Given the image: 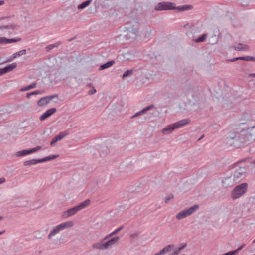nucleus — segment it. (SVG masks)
I'll return each instance as SVG.
<instances>
[{"label": "nucleus", "mask_w": 255, "mask_h": 255, "mask_svg": "<svg viewBox=\"0 0 255 255\" xmlns=\"http://www.w3.org/2000/svg\"><path fill=\"white\" fill-rule=\"evenodd\" d=\"M36 87V84L34 83L29 86H27L26 87H24L21 88L19 90V91L21 92L26 91H28L30 89L35 88Z\"/></svg>", "instance_id": "5701e85b"}, {"label": "nucleus", "mask_w": 255, "mask_h": 255, "mask_svg": "<svg viewBox=\"0 0 255 255\" xmlns=\"http://www.w3.org/2000/svg\"><path fill=\"white\" fill-rule=\"evenodd\" d=\"M41 93H42V92H40V91H33L32 92L27 93L26 97L27 98H29L31 95H37V94H41Z\"/></svg>", "instance_id": "473e14b6"}, {"label": "nucleus", "mask_w": 255, "mask_h": 255, "mask_svg": "<svg viewBox=\"0 0 255 255\" xmlns=\"http://www.w3.org/2000/svg\"><path fill=\"white\" fill-rule=\"evenodd\" d=\"M231 47L234 50L238 51H246L249 49L248 45L243 43H238L237 46H232Z\"/></svg>", "instance_id": "2eb2a0df"}, {"label": "nucleus", "mask_w": 255, "mask_h": 255, "mask_svg": "<svg viewBox=\"0 0 255 255\" xmlns=\"http://www.w3.org/2000/svg\"><path fill=\"white\" fill-rule=\"evenodd\" d=\"M251 77H255V73H253L250 75Z\"/></svg>", "instance_id": "a18cd8bd"}, {"label": "nucleus", "mask_w": 255, "mask_h": 255, "mask_svg": "<svg viewBox=\"0 0 255 255\" xmlns=\"http://www.w3.org/2000/svg\"><path fill=\"white\" fill-rule=\"evenodd\" d=\"M4 43H11L13 42H17L20 40V39L16 40L15 39H8V38H6L5 37H4Z\"/></svg>", "instance_id": "7c9ffc66"}, {"label": "nucleus", "mask_w": 255, "mask_h": 255, "mask_svg": "<svg viewBox=\"0 0 255 255\" xmlns=\"http://www.w3.org/2000/svg\"><path fill=\"white\" fill-rule=\"evenodd\" d=\"M60 44V42H58L55 44H50L46 47V50L47 51L49 52L53 48L58 47Z\"/></svg>", "instance_id": "b1692460"}, {"label": "nucleus", "mask_w": 255, "mask_h": 255, "mask_svg": "<svg viewBox=\"0 0 255 255\" xmlns=\"http://www.w3.org/2000/svg\"><path fill=\"white\" fill-rule=\"evenodd\" d=\"M154 105H151L144 108L142 110L136 113L135 114V116L137 117L138 116L145 114L147 111L152 109L154 107Z\"/></svg>", "instance_id": "a211bd4d"}, {"label": "nucleus", "mask_w": 255, "mask_h": 255, "mask_svg": "<svg viewBox=\"0 0 255 255\" xmlns=\"http://www.w3.org/2000/svg\"><path fill=\"white\" fill-rule=\"evenodd\" d=\"M253 243H255V239L253 241Z\"/></svg>", "instance_id": "603ef678"}, {"label": "nucleus", "mask_w": 255, "mask_h": 255, "mask_svg": "<svg viewBox=\"0 0 255 255\" xmlns=\"http://www.w3.org/2000/svg\"><path fill=\"white\" fill-rule=\"evenodd\" d=\"M174 248V245H169L165 247H164L163 249L161 250V251H163V254H164L165 253L167 252H170L171 250H172Z\"/></svg>", "instance_id": "bb28decb"}, {"label": "nucleus", "mask_w": 255, "mask_h": 255, "mask_svg": "<svg viewBox=\"0 0 255 255\" xmlns=\"http://www.w3.org/2000/svg\"><path fill=\"white\" fill-rule=\"evenodd\" d=\"M240 60H243L247 61H255V57L245 56L240 57Z\"/></svg>", "instance_id": "cd10ccee"}, {"label": "nucleus", "mask_w": 255, "mask_h": 255, "mask_svg": "<svg viewBox=\"0 0 255 255\" xmlns=\"http://www.w3.org/2000/svg\"><path fill=\"white\" fill-rule=\"evenodd\" d=\"M57 95H53L48 96H45L41 98L37 102L39 106H43L47 105L49 102L54 98L57 97Z\"/></svg>", "instance_id": "9d476101"}, {"label": "nucleus", "mask_w": 255, "mask_h": 255, "mask_svg": "<svg viewBox=\"0 0 255 255\" xmlns=\"http://www.w3.org/2000/svg\"><path fill=\"white\" fill-rule=\"evenodd\" d=\"M4 37H0V44L4 43Z\"/></svg>", "instance_id": "79ce46f5"}, {"label": "nucleus", "mask_w": 255, "mask_h": 255, "mask_svg": "<svg viewBox=\"0 0 255 255\" xmlns=\"http://www.w3.org/2000/svg\"><path fill=\"white\" fill-rule=\"evenodd\" d=\"M4 232H5V231L0 232V235H1L2 234H3Z\"/></svg>", "instance_id": "09e8293b"}, {"label": "nucleus", "mask_w": 255, "mask_h": 255, "mask_svg": "<svg viewBox=\"0 0 255 255\" xmlns=\"http://www.w3.org/2000/svg\"><path fill=\"white\" fill-rule=\"evenodd\" d=\"M90 203V200L89 199L86 200L82 202L78 205L75 206L72 208H70L67 211L63 212L62 216L64 218H68L71 216L76 213L79 210L84 209L87 207Z\"/></svg>", "instance_id": "39448f33"}, {"label": "nucleus", "mask_w": 255, "mask_h": 255, "mask_svg": "<svg viewBox=\"0 0 255 255\" xmlns=\"http://www.w3.org/2000/svg\"><path fill=\"white\" fill-rule=\"evenodd\" d=\"M163 251L160 250V252L155 254L154 255H163Z\"/></svg>", "instance_id": "a19ab883"}, {"label": "nucleus", "mask_w": 255, "mask_h": 255, "mask_svg": "<svg viewBox=\"0 0 255 255\" xmlns=\"http://www.w3.org/2000/svg\"><path fill=\"white\" fill-rule=\"evenodd\" d=\"M199 208V206L198 205H194V206L190 207L188 209H184L179 212L178 213L176 214V218L178 220L184 219L192 215L197 209H198Z\"/></svg>", "instance_id": "0eeeda50"}, {"label": "nucleus", "mask_w": 255, "mask_h": 255, "mask_svg": "<svg viewBox=\"0 0 255 255\" xmlns=\"http://www.w3.org/2000/svg\"><path fill=\"white\" fill-rule=\"evenodd\" d=\"M15 58H13V55L9 58H7L6 62H9L13 61Z\"/></svg>", "instance_id": "c9c22d12"}, {"label": "nucleus", "mask_w": 255, "mask_h": 255, "mask_svg": "<svg viewBox=\"0 0 255 255\" xmlns=\"http://www.w3.org/2000/svg\"><path fill=\"white\" fill-rule=\"evenodd\" d=\"M246 173V169L244 167H240L236 169L235 171L234 174L232 175L237 183L240 182L242 179L245 177Z\"/></svg>", "instance_id": "1a4fd4ad"}, {"label": "nucleus", "mask_w": 255, "mask_h": 255, "mask_svg": "<svg viewBox=\"0 0 255 255\" xmlns=\"http://www.w3.org/2000/svg\"><path fill=\"white\" fill-rule=\"evenodd\" d=\"M40 149L41 146H37L35 148H33L29 150H23L16 152L15 155L17 157L26 156L28 154L33 153Z\"/></svg>", "instance_id": "9b49d317"}, {"label": "nucleus", "mask_w": 255, "mask_h": 255, "mask_svg": "<svg viewBox=\"0 0 255 255\" xmlns=\"http://www.w3.org/2000/svg\"><path fill=\"white\" fill-rule=\"evenodd\" d=\"M245 245L243 244L240 247L238 248L235 250L231 251L234 255H237L240 251H241L244 247Z\"/></svg>", "instance_id": "2f4dec72"}, {"label": "nucleus", "mask_w": 255, "mask_h": 255, "mask_svg": "<svg viewBox=\"0 0 255 255\" xmlns=\"http://www.w3.org/2000/svg\"><path fill=\"white\" fill-rule=\"evenodd\" d=\"M61 231V230L59 225H57L50 231V233L48 235V238L49 239H52V237L58 234Z\"/></svg>", "instance_id": "f3484780"}, {"label": "nucleus", "mask_w": 255, "mask_h": 255, "mask_svg": "<svg viewBox=\"0 0 255 255\" xmlns=\"http://www.w3.org/2000/svg\"><path fill=\"white\" fill-rule=\"evenodd\" d=\"M187 246L186 244H184L181 246V247L176 249L173 252H172L171 254H169V255H178L180 252L182 250H183L184 248H185Z\"/></svg>", "instance_id": "412c9836"}, {"label": "nucleus", "mask_w": 255, "mask_h": 255, "mask_svg": "<svg viewBox=\"0 0 255 255\" xmlns=\"http://www.w3.org/2000/svg\"><path fill=\"white\" fill-rule=\"evenodd\" d=\"M174 198V196L172 194H170L168 195L165 197V203H167L169 202V201L172 199H173Z\"/></svg>", "instance_id": "72a5a7b5"}, {"label": "nucleus", "mask_w": 255, "mask_h": 255, "mask_svg": "<svg viewBox=\"0 0 255 255\" xmlns=\"http://www.w3.org/2000/svg\"><path fill=\"white\" fill-rule=\"evenodd\" d=\"M5 181V179L3 177L0 178V184L4 183Z\"/></svg>", "instance_id": "58836bf2"}, {"label": "nucleus", "mask_w": 255, "mask_h": 255, "mask_svg": "<svg viewBox=\"0 0 255 255\" xmlns=\"http://www.w3.org/2000/svg\"><path fill=\"white\" fill-rule=\"evenodd\" d=\"M204 137V135H203L198 140V141L200 140L202 138Z\"/></svg>", "instance_id": "de8ad7c7"}, {"label": "nucleus", "mask_w": 255, "mask_h": 255, "mask_svg": "<svg viewBox=\"0 0 255 255\" xmlns=\"http://www.w3.org/2000/svg\"><path fill=\"white\" fill-rule=\"evenodd\" d=\"M222 183L225 187H228L229 186H233L235 184L237 183V182L234 181L233 176L231 175L229 177L225 178L222 181Z\"/></svg>", "instance_id": "ddd939ff"}, {"label": "nucleus", "mask_w": 255, "mask_h": 255, "mask_svg": "<svg viewBox=\"0 0 255 255\" xmlns=\"http://www.w3.org/2000/svg\"><path fill=\"white\" fill-rule=\"evenodd\" d=\"M133 72V70L132 69L128 70L123 73V74L122 75V78L124 79L125 77L130 76V75H131L132 74Z\"/></svg>", "instance_id": "c756f323"}, {"label": "nucleus", "mask_w": 255, "mask_h": 255, "mask_svg": "<svg viewBox=\"0 0 255 255\" xmlns=\"http://www.w3.org/2000/svg\"><path fill=\"white\" fill-rule=\"evenodd\" d=\"M4 1L3 0H0V6L3 4Z\"/></svg>", "instance_id": "c03bdc74"}, {"label": "nucleus", "mask_w": 255, "mask_h": 255, "mask_svg": "<svg viewBox=\"0 0 255 255\" xmlns=\"http://www.w3.org/2000/svg\"><path fill=\"white\" fill-rule=\"evenodd\" d=\"M59 141L58 138L56 137V136H55L51 141L50 142V145L51 146H53L54 145V144H55L56 143V142L57 141Z\"/></svg>", "instance_id": "f704fd0d"}, {"label": "nucleus", "mask_w": 255, "mask_h": 255, "mask_svg": "<svg viewBox=\"0 0 255 255\" xmlns=\"http://www.w3.org/2000/svg\"><path fill=\"white\" fill-rule=\"evenodd\" d=\"M2 218H3V217L2 216H0V220H1Z\"/></svg>", "instance_id": "3c124183"}, {"label": "nucleus", "mask_w": 255, "mask_h": 255, "mask_svg": "<svg viewBox=\"0 0 255 255\" xmlns=\"http://www.w3.org/2000/svg\"><path fill=\"white\" fill-rule=\"evenodd\" d=\"M56 111L55 108H52L47 110L45 112L43 113L40 117L39 119L40 121H43L47 118L50 116Z\"/></svg>", "instance_id": "4468645a"}, {"label": "nucleus", "mask_w": 255, "mask_h": 255, "mask_svg": "<svg viewBox=\"0 0 255 255\" xmlns=\"http://www.w3.org/2000/svg\"><path fill=\"white\" fill-rule=\"evenodd\" d=\"M222 255H234L232 253V251H229L226 253H224V254H222Z\"/></svg>", "instance_id": "4c0bfd02"}, {"label": "nucleus", "mask_w": 255, "mask_h": 255, "mask_svg": "<svg viewBox=\"0 0 255 255\" xmlns=\"http://www.w3.org/2000/svg\"><path fill=\"white\" fill-rule=\"evenodd\" d=\"M191 5H183L176 7L175 4L170 2H162L159 3L155 7L154 9L156 11H163L168 10L177 9L178 11L189 10L191 9Z\"/></svg>", "instance_id": "f03ea898"}, {"label": "nucleus", "mask_w": 255, "mask_h": 255, "mask_svg": "<svg viewBox=\"0 0 255 255\" xmlns=\"http://www.w3.org/2000/svg\"><path fill=\"white\" fill-rule=\"evenodd\" d=\"M61 230H63L66 229L70 228L73 226L74 223L71 221L64 222L58 224Z\"/></svg>", "instance_id": "dca6fc26"}, {"label": "nucleus", "mask_w": 255, "mask_h": 255, "mask_svg": "<svg viewBox=\"0 0 255 255\" xmlns=\"http://www.w3.org/2000/svg\"><path fill=\"white\" fill-rule=\"evenodd\" d=\"M91 2L92 1L90 0L84 1L78 6V8L79 9H83L87 7L91 3Z\"/></svg>", "instance_id": "4be33fe9"}, {"label": "nucleus", "mask_w": 255, "mask_h": 255, "mask_svg": "<svg viewBox=\"0 0 255 255\" xmlns=\"http://www.w3.org/2000/svg\"><path fill=\"white\" fill-rule=\"evenodd\" d=\"M26 54V50L23 49L19 51H18L13 54V58H17V57H19L20 56L25 55Z\"/></svg>", "instance_id": "a878e982"}, {"label": "nucleus", "mask_w": 255, "mask_h": 255, "mask_svg": "<svg viewBox=\"0 0 255 255\" xmlns=\"http://www.w3.org/2000/svg\"><path fill=\"white\" fill-rule=\"evenodd\" d=\"M237 60H240V57H237V58H234L233 59H231L230 60V61L231 62H234Z\"/></svg>", "instance_id": "ea45409f"}, {"label": "nucleus", "mask_w": 255, "mask_h": 255, "mask_svg": "<svg viewBox=\"0 0 255 255\" xmlns=\"http://www.w3.org/2000/svg\"><path fill=\"white\" fill-rule=\"evenodd\" d=\"M96 92V90L95 89H93L89 91V94L90 95H93Z\"/></svg>", "instance_id": "e433bc0d"}, {"label": "nucleus", "mask_w": 255, "mask_h": 255, "mask_svg": "<svg viewBox=\"0 0 255 255\" xmlns=\"http://www.w3.org/2000/svg\"><path fill=\"white\" fill-rule=\"evenodd\" d=\"M190 122L189 119H184L175 123L169 125L165 127L162 130V133L165 135H168L171 133L174 129L180 128Z\"/></svg>", "instance_id": "20e7f679"}, {"label": "nucleus", "mask_w": 255, "mask_h": 255, "mask_svg": "<svg viewBox=\"0 0 255 255\" xmlns=\"http://www.w3.org/2000/svg\"><path fill=\"white\" fill-rule=\"evenodd\" d=\"M9 27V25H6V26H3L2 27H0V28H4V29H7Z\"/></svg>", "instance_id": "37998d69"}, {"label": "nucleus", "mask_w": 255, "mask_h": 255, "mask_svg": "<svg viewBox=\"0 0 255 255\" xmlns=\"http://www.w3.org/2000/svg\"><path fill=\"white\" fill-rule=\"evenodd\" d=\"M59 156L58 155H51L46 157L40 159H31L26 160L23 162L24 166H30L39 163L44 162L47 161L54 159Z\"/></svg>", "instance_id": "6e6552de"}, {"label": "nucleus", "mask_w": 255, "mask_h": 255, "mask_svg": "<svg viewBox=\"0 0 255 255\" xmlns=\"http://www.w3.org/2000/svg\"><path fill=\"white\" fill-rule=\"evenodd\" d=\"M135 117H136V116H135V114H134V115H132V116L131 117V119H133V118H135Z\"/></svg>", "instance_id": "49530a36"}, {"label": "nucleus", "mask_w": 255, "mask_h": 255, "mask_svg": "<svg viewBox=\"0 0 255 255\" xmlns=\"http://www.w3.org/2000/svg\"><path fill=\"white\" fill-rule=\"evenodd\" d=\"M242 146H246L255 140V126L248 128L243 131L239 137Z\"/></svg>", "instance_id": "f257e3e1"}, {"label": "nucleus", "mask_w": 255, "mask_h": 255, "mask_svg": "<svg viewBox=\"0 0 255 255\" xmlns=\"http://www.w3.org/2000/svg\"><path fill=\"white\" fill-rule=\"evenodd\" d=\"M248 184L242 183L237 186L231 192V196L233 199H236L243 196L247 191Z\"/></svg>", "instance_id": "423d86ee"}, {"label": "nucleus", "mask_w": 255, "mask_h": 255, "mask_svg": "<svg viewBox=\"0 0 255 255\" xmlns=\"http://www.w3.org/2000/svg\"><path fill=\"white\" fill-rule=\"evenodd\" d=\"M252 163H254V164H255V159L253 161H252Z\"/></svg>", "instance_id": "8fccbe9b"}, {"label": "nucleus", "mask_w": 255, "mask_h": 255, "mask_svg": "<svg viewBox=\"0 0 255 255\" xmlns=\"http://www.w3.org/2000/svg\"><path fill=\"white\" fill-rule=\"evenodd\" d=\"M17 66L16 63H13L6 67H5L3 68H0V76L3 75L5 73L7 72H9L12 71L14 69H15Z\"/></svg>", "instance_id": "f8f14e48"}, {"label": "nucleus", "mask_w": 255, "mask_h": 255, "mask_svg": "<svg viewBox=\"0 0 255 255\" xmlns=\"http://www.w3.org/2000/svg\"><path fill=\"white\" fill-rule=\"evenodd\" d=\"M115 63V61L114 60L109 61L106 63L101 65L100 66V70H104L105 69L108 68L111 66H112Z\"/></svg>", "instance_id": "aec40b11"}, {"label": "nucleus", "mask_w": 255, "mask_h": 255, "mask_svg": "<svg viewBox=\"0 0 255 255\" xmlns=\"http://www.w3.org/2000/svg\"><path fill=\"white\" fill-rule=\"evenodd\" d=\"M185 255V254H182V255Z\"/></svg>", "instance_id": "864d4df0"}, {"label": "nucleus", "mask_w": 255, "mask_h": 255, "mask_svg": "<svg viewBox=\"0 0 255 255\" xmlns=\"http://www.w3.org/2000/svg\"><path fill=\"white\" fill-rule=\"evenodd\" d=\"M206 38H207V34H204L200 37H199L197 39H196L195 40H193L196 43H200V42H202L204 41L205 40V39H206Z\"/></svg>", "instance_id": "c85d7f7f"}, {"label": "nucleus", "mask_w": 255, "mask_h": 255, "mask_svg": "<svg viewBox=\"0 0 255 255\" xmlns=\"http://www.w3.org/2000/svg\"><path fill=\"white\" fill-rule=\"evenodd\" d=\"M123 228V226H121L112 232L110 233L109 234L107 235L104 237V240H107L109 239L110 237L113 236L117 234L119 232H120Z\"/></svg>", "instance_id": "6ab92c4d"}, {"label": "nucleus", "mask_w": 255, "mask_h": 255, "mask_svg": "<svg viewBox=\"0 0 255 255\" xmlns=\"http://www.w3.org/2000/svg\"><path fill=\"white\" fill-rule=\"evenodd\" d=\"M69 131H64L60 132L59 134L56 136L59 140H61L63 138H64L65 137H66L67 135H69Z\"/></svg>", "instance_id": "393cba45"}, {"label": "nucleus", "mask_w": 255, "mask_h": 255, "mask_svg": "<svg viewBox=\"0 0 255 255\" xmlns=\"http://www.w3.org/2000/svg\"><path fill=\"white\" fill-rule=\"evenodd\" d=\"M119 240V237H115L107 240H104V238L100 242L93 244V247L101 250H107L114 246Z\"/></svg>", "instance_id": "7ed1b4c3"}]
</instances>
